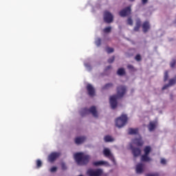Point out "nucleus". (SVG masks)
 <instances>
[{
	"label": "nucleus",
	"mask_w": 176,
	"mask_h": 176,
	"mask_svg": "<svg viewBox=\"0 0 176 176\" xmlns=\"http://www.w3.org/2000/svg\"><path fill=\"white\" fill-rule=\"evenodd\" d=\"M142 28L143 32L144 34H146V32H148V31H149V30H151V23H149V21H145L142 23Z\"/></svg>",
	"instance_id": "nucleus-11"
},
{
	"label": "nucleus",
	"mask_w": 176,
	"mask_h": 176,
	"mask_svg": "<svg viewBox=\"0 0 176 176\" xmlns=\"http://www.w3.org/2000/svg\"><path fill=\"white\" fill-rule=\"evenodd\" d=\"M157 124V123L156 122H150V123L148 126V129L149 131H153V130H155V129H156Z\"/></svg>",
	"instance_id": "nucleus-18"
},
{
	"label": "nucleus",
	"mask_w": 176,
	"mask_h": 176,
	"mask_svg": "<svg viewBox=\"0 0 176 176\" xmlns=\"http://www.w3.org/2000/svg\"><path fill=\"white\" fill-rule=\"evenodd\" d=\"M89 113H91L94 118H98V114L97 113V109L96 107L92 106L91 108H84L80 111L81 116H86V115H89Z\"/></svg>",
	"instance_id": "nucleus-3"
},
{
	"label": "nucleus",
	"mask_w": 176,
	"mask_h": 176,
	"mask_svg": "<svg viewBox=\"0 0 176 176\" xmlns=\"http://www.w3.org/2000/svg\"><path fill=\"white\" fill-rule=\"evenodd\" d=\"M140 28H141V19H138L136 20L135 26L134 27L133 30L135 32H138Z\"/></svg>",
	"instance_id": "nucleus-16"
},
{
	"label": "nucleus",
	"mask_w": 176,
	"mask_h": 176,
	"mask_svg": "<svg viewBox=\"0 0 176 176\" xmlns=\"http://www.w3.org/2000/svg\"><path fill=\"white\" fill-rule=\"evenodd\" d=\"M161 164H166L167 163V161H166V159L164 158H162L161 159V162H160Z\"/></svg>",
	"instance_id": "nucleus-39"
},
{
	"label": "nucleus",
	"mask_w": 176,
	"mask_h": 176,
	"mask_svg": "<svg viewBox=\"0 0 176 176\" xmlns=\"http://www.w3.org/2000/svg\"><path fill=\"white\" fill-rule=\"evenodd\" d=\"M57 171V167L56 166H53L51 169H50V172L51 173H56Z\"/></svg>",
	"instance_id": "nucleus-36"
},
{
	"label": "nucleus",
	"mask_w": 176,
	"mask_h": 176,
	"mask_svg": "<svg viewBox=\"0 0 176 176\" xmlns=\"http://www.w3.org/2000/svg\"><path fill=\"white\" fill-rule=\"evenodd\" d=\"M138 133V129H133V128H129L128 129V134L129 135H135V134Z\"/></svg>",
	"instance_id": "nucleus-19"
},
{
	"label": "nucleus",
	"mask_w": 176,
	"mask_h": 176,
	"mask_svg": "<svg viewBox=\"0 0 176 176\" xmlns=\"http://www.w3.org/2000/svg\"><path fill=\"white\" fill-rule=\"evenodd\" d=\"M126 91L127 88L126 86L120 85L117 87V95H113L110 97V105L112 109H116V107H118V100L123 98Z\"/></svg>",
	"instance_id": "nucleus-1"
},
{
	"label": "nucleus",
	"mask_w": 176,
	"mask_h": 176,
	"mask_svg": "<svg viewBox=\"0 0 176 176\" xmlns=\"http://www.w3.org/2000/svg\"><path fill=\"white\" fill-rule=\"evenodd\" d=\"M128 120L129 118H127V115L122 114L121 116L116 119V126L118 127V129H122V127L126 126Z\"/></svg>",
	"instance_id": "nucleus-4"
},
{
	"label": "nucleus",
	"mask_w": 176,
	"mask_h": 176,
	"mask_svg": "<svg viewBox=\"0 0 176 176\" xmlns=\"http://www.w3.org/2000/svg\"><path fill=\"white\" fill-rule=\"evenodd\" d=\"M103 155L105 156V157H108V159H109V160H111L113 164H116V160H115L113 154L111 153V150L109 148H104L103 150Z\"/></svg>",
	"instance_id": "nucleus-5"
},
{
	"label": "nucleus",
	"mask_w": 176,
	"mask_h": 176,
	"mask_svg": "<svg viewBox=\"0 0 176 176\" xmlns=\"http://www.w3.org/2000/svg\"><path fill=\"white\" fill-rule=\"evenodd\" d=\"M104 140L105 142H113V138H112V137H111L110 135L104 136Z\"/></svg>",
	"instance_id": "nucleus-25"
},
{
	"label": "nucleus",
	"mask_w": 176,
	"mask_h": 176,
	"mask_svg": "<svg viewBox=\"0 0 176 176\" xmlns=\"http://www.w3.org/2000/svg\"><path fill=\"white\" fill-rule=\"evenodd\" d=\"M60 155L61 154L60 153L57 152L51 153L48 156V162H50V163H53V162H54L58 157H60Z\"/></svg>",
	"instance_id": "nucleus-8"
},
{
	"label": "nucleus",
	"mask_w": 176,
	"mask_h": 176,
	"mask_svg": "<svg viewBox=\"0 0 176 176\" xmlns=\"http://www.w3.org/2000/svg\"><path fill=\"white\" fill-rule=\"evenodd\" d=\"M176 83V79L175 78H172L169 80V84L164 85L162 87V90H166L169 86H173V85H175Z\"/></svg>",
	"instance_id": "nucleus-17"
},
{
	"label": "nucleus",
	"mask_w": 176,
	"mask_h": 176,
	"mask_svg": "<svg viewBox=\"0 0 176 176\" xmlns=\"http://www.w3.org/2000/svg\"><path fill=\"white\" fill-rule=\"evenodd\" d=\"M130 2H134V0H129Z\"/></svg>",
	"instance_id": "nucleus-42"
},
{
	"label": "nucleus",
	"mask_w": 176,
	"mask_h": 176,
	"mask_svg": "<svg viewBox=\"0 0 176 176\" xmlns=\"http://www.w3.org/2000/svg\"><path fill=\"white\" fill-rule=\"evenodd\" d=\"M104 20L105 23L109 24L113 21V16L109 11H105L104 13Z\"/></svg>",
	"instance_id": "nucleus-7"
},
{
	"label": "nucleus",
	"mask_w": 176,
	"mask_h": 176,
	"mask_svg": "<svg viewBox=\"0 0 176 176\" xmlns=\"http://www.w3.org/2000/svg\"><path fill=\"white\" fill-rule=\"evenodd\" d=\"M132 153L134 157H138V156L141 155V148H137V147H133Z\"/></svg>",
	"instance_id": "nucleus-12"
},
{
	"label": "nucleus",
	"mask_w": 176,
	"mask_h": 176,
	"mask_svg": "<svg viewBox=\"0 0 176 176\" xmlns=\"http://www.w3.org/2000/svg\"><path fill=\"white\" fill-rule=\"evenodd\" d=\"M142 3H143V5H145V3H148V0H142Z\"/></svg>",
	"instance_id": "nucleus-40"
},
{
	"label": "nucleus",
	"mask_w": 176,
	"mask_h": 176,
	"mask_svg": "<svg viewBox=\"0 0 176 176\" xmlns=\"http://www.w3.org/2000/svg\"><path fill=\"white\" fill-rule=\"evenodd\" d=\"M135 170L137 174H142L144 173V164L142 163L138 164Z\"/></svg>",
	"instance_id": "nucleus-14"
},
{
	"label": "nucleus",
	"mask_w": 176,
	"mask_h": 176,
	"mask_svg": "<svg viewBox=\"0 0 176 176\" xmlns=\"http://www.w3.org/2000/svg\"><path fill=\"white\" fill-rule=\"evenodd\" d=\"M131 13V8L126 7L119 12V14L121 17H126Z\"/></svg>",
	"instance_id": "nucleus-9"
},
{
	"label": "nucleus",
	"mask_w": 176,
	"mask_h": 176,
	"mask_svg": "<svg viewBox=\"0 0 176 176\" xmlns=\"http://www.w3.org/2000/svg\"><path fill=\"white\" fill-rule=\"evenodd\" d=\"M95 43L96 45V46H101V38H97L95 41Z\"/></svg>",
	"instance_id": "nucleus-26"
},
{
	"label": "nucleus",
	"mask_w": 176,
	"mask_h": 176,
	"mask_svg": "<svg viewBox=\"0 0 176 176\" xmlns=\"http://www.w3.org/2000/svg\"><path fill=\"white\" fill-rule=\"evenodd\" d=\"M127 23L129 25H133V19H131V18H129L127 20Z\"/></svg>",
	"instance_id": "nucleus-37"
},
{
	"label": "nucleus",
	"mask_w": 176,
	"mask_h": 176,
	"mask_svg": "<svg viewBox=\"0 0 176 176\" xmlns=\"http://www.w3.org/2000/svg\"><path fill=\"white\" fill-rule=\"evenodd\" d=\"M87 91H88V94L90 97H94V96H96V90L91 84L87 85Z\"/></svg>",
	"instance_id": "nucleus-10"
},
{
	"label": "nucleus",
	"mask_w": 176,
	"mask_h": 176,
	"mask_svg": "<svg viewBox=\"0 0 176 176\" xmlns=\"http://www.w3.org/2000/svg\"><path fill=\"white\" fill-rule=\"evenodd\" d=\"M84 141H86V137L85 136L76 138L75 139V142L77 144V145H79V144H83Z\"/></svg>",
	"instance_id": "nucleus-20"
},
{
	"label": "nucleus",
	"mask_w": 176,
	"mask_h": 176,
	"mask_svg": "<svg viewBox=\"0 0 176 176\" xmlns=\"http://www.w3.org/2000/svg\"><path fill=\"white\" fill-rule=\"evenodd\" d=\"M128 69H130V71H135V69H134V66L132 65H127Z\"/></svg>",
	"instance_id": "nucleus-33"
},
{
	"label": "nucleus",
	"mask_w": 176,
	"mask_h": 176,
	"mask_svg": "<svg viewBox=\"0 0 176 176\" xmlns=\"http://www.w3.org/2000/svg\"><path fill=\"white\" fill-rule=\"evenodd\" d=\"M113 87V83L109 82L102 87V90H108V89H112Z\"/></svg>",
	"instance_id": "nucleus-22"
},
{
	"label": "nucleus",
	"mask_w": 176,
	"mask_h": 176,
	"mask_svg": "<svg viewBox=\"0 0 176 176\" xmlns=\"http://www.w3.org/2000/svg\"><path fill=\"white\" fill-rule=\"evenodd\" d=\"M106 51L107 52L108 54L113 53V48H112V47H107L106 49Z\"/></svg>",
	"instance_id": "nucleus-31"
},
{
	"label": "nucleus",
	"mask_w": 176,
	"mask_h": 176,
	"mask_svg": "<svg viewBox=\"0 0 176 176\" xmlns=\"http://www.w3.org/2000/svg\"><path fill=\"white\" fill-rule=\"evenodd\" d=\"M146 176H160V174H159V173L157 172H155V173H147Z\"/></svg>",
	"instance_id": "nucleus-28"
},
{
	"label": "nucleus",
	"mask_w": 176,
	"mask_h": 176,
	"mask_svg": "<svg viewBox=\"0 0 176 176\" xmlns=\"http://www.w3.org/2000/svg\"><path fill=\"white\" fill-rule=\"evenodd\" d=\"M111 30H112V28L111 27H107V28H105L104 30H103V32L105 33V34H108L109 32H111Z\"/></svg>",
	"instance_id": "nucleus-29"
},
{
	"label": "nucleus",
	"mask_w": 176,
	"mask_h": 176,
	"mask_svg": "<svg viewBox=\"0 0 176 176\" xmlns=\"http://www.w3.org/2000/svg\"><path fill=\"white\" fill-rule=\"evenodd\" d=\"M111 68H112V66L109 65L106 68V69H111Z\"/></svg>",
	"instance_id": "nucleus-41"
},
{
	"label": "nucleus",
	"mask_w": 176,
	"mask_h": 176,
	"mask_svg": "<svg viewBox=\"0 0 176 176\" xmlns=\"http://www.w3.org/2000/svg\"><path fill=\"white\" fill-rule=\"evenodd\" d=\"M117 74L120 76H123L124 75H126V71H124V69L123 68H120L117 72Z\"/></svg>",
	"instance_id": "nucleus-24"
},
{
	"label": "nucleus",
	"mask_w": 176,
	"mask_h": 176,
	"mask_svg": "<svg viewBox=\"0 0 176 176\" xmlns=\"http://www.w3.org/2000/svg\"><path fill=\"white\" fill-rule=\"evenodd\" d=\"M85 67H87V64H85Z\"/></svg>",
	"instance_id": "nucleus-43"
},
{
	"label": "nucleus",
	"mask_w": 176,
	"mask_h": 176,
	"mask_svg": "<svg viewBox=\"0 0 176 176\" xmlns=\"http://www.w3.org/2000/svg\"><path fill=\"white\" fill-rule=\"evenodd\" d=\"M41 167H42V161H41V160H36V168H41Z\"/></svg>",
	"instance_id": "nucleus-27"
},
{
	"label": "nucleus",
	"mask_w": 176,
	"mask_h": 176,
	"mask_svg": "<svg viewBox=\"0 0 176 176\" xmlns=\"http://www.w3.org/2000/svg\"><path fill=\"white\" fill-rule=\"evenodd\" d=\"M175 60H173L172 62L170 63V67L171 68H174L175 67Z\"/></svg>",
	"instance_id": "nucleus-38"
},
{
	"label": "nucleus",
	"mask_w": 176,
	"mask_h": 176,
	"mask_svg": "<svg viewBox=\"0 0 176 176\" xmlns=\"http://www.w3.org/2000/svg\"><path fill=\"white\" fill-rule=\"evenodd\" d=\"M142 162H151V157L148 155L144 154L141 157Z\"/></svg>",
	"instance_id": "nucleus-23"
},
{
	"label": "nucleus",
	"mask_w": 176,
	"mask_h": 176,
	"mask_svg": "<svg viewBox=\"0 0 176 176\" xmlns=\"http://www.w3.org/2000/svg\"><path fill=\"white\" fill-rule=\"evenodd\" d=\"M168 79V71L164 72V82L167 81Z\"/></svg>",
	"instance_id": "nucleus-30"
},
{
	"label": "nucleus",
	"mask_w": 176,
	"mask_h": 176,
	"mask_svg": "<svg viewBox=\"0 0 176 176\" xmlns=\"http://www.w3.org/2000/svg\"><path fill=\"white\" fill-rule=\"evenodd\" d=\"M60 166H61L62 170H67V165H65V163L62 162Z\"/></svg>",
	"instance_id": "nucleus-34"
},
{
	"label": "nucleus",
	"mask_w": 176,
	"mask_h": 176,
	"mask_svg": "<svg viewBox=\"0 0 176 176\" xmlns=\"http://www.w3.org/2000/svg\"><path fill=\"white\" fill-rule=\"evenodd\" d=\"M133 143L135 145H137V146H142L144 145V142H142V139L141 138H135L133 140Z\"/></svg>",
	"instance_id": "nucleus-15"
},
{
	"label": "nucleus",
	"mask_w": 176,
	"mask_h": 176,
	"mask_svg": "<svg viewBox=\"0 0 176 176\" xmlns=\"http://www.w3.org/2000/svg\"><path fill=\"white\" fill-rule=\"evenodd\" d=\"M74 159L79 166H86L90 161V155L83 153H76L74 154Z\"/></svg>",
	"instance_id": "nucleus-2"
},
{
	"label": "nucleus",
	"mask_w": 176,
	"mask_h": 176,
	"mask_svg": "<svg viewBox=\"0 0 176 176\" xmlns=\"http://www.w3.org/2000/svg\"><path fill=\"white\" fill-rule=\"evenodd\" d=\"M135 60H136V61H141V55H136V56L135 57Z\"/></svg>",
	"instance_id": "nucleus-35"
},
{
	"label": "nucleus",
	"mask_w": 176,
	"mask_h": 176,
	"mask_svg": "<svg viewBox=\"0 0 176 176\" xmlns=\"http://www.w3.org/2000/svg\"><path fill=\"white\" fill-rule=\"evenodd\" d=\"M94 166H106L107 167H109V162L107 161H98V162H93Z\"/></svg>",
	"instance_id": "nucleus-13"
},
{
	"label": "nucleus",
	"mask_w": 176,
	"mask_h": 176,
	"mask_svg": "<svg viewBox=\"0 0 176 176\" xmlns=\"http://www.w3.org/2000/svg\"><path fill=\"white\" fill-rule=\"evenodd\" d=\"M144 155H148L152 152V148L151 146H146L144 148Z\"/></svg>",
	"instance_id": "nucleus-21"
},
{
	"label": "nucleus",
	"mask_w": 176,
	"mask_h": 176,
	"mask_svg": "<svg viewBox=\"0 0 176 176\" xmlns=\"http://www.w3.org/2000/svg\"><path fill=\"white\" fill-rule=\"evenodd\" d=\"M113 61H115V56H112L111 58L108 59V63L109 64H112V63H113Z\"/></svg>",
	"instance_id": "nucleus-32"
},
{
	"label": "nucleus",
	"mask_w": 176,
	"mask_h": 176,
	"mask_svg": "<svg viewBox=\"0 0 176 176\" xmlns=\"http://www.w3.org/2000/svg\"><path fill=\"white\" fill-rule=\"evenodd\" d=\"M87 174L89 176H101L102 175V169H89L87 170Z\"/></svg>",
	"instance_id": "nucleus-6"
},
{
	"label": "nucleus",
	"mask_w": 176,
	"mask_h": 176,
	"mask_svg": "<svg viewBox=\"0 0 176 176\" xmlns=\"http://www.w3.org/2000/svg\"><path fill=\"white\" fill-rule=\"evenodd\" d=\"M175 79H176V76H175Z\"/></svg>",
	"instance_id": "nucleus-44"
}]
</instances>
